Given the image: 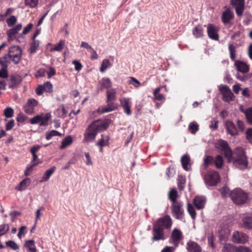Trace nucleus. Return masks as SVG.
<instances>
[{"label": "nucleus", "instance_id": "e433bc0d", "mask_svg": "<svg viewBox=\"0 0 252 252\" xmlns=\"http://www.w3.org/2000/svg\"><path fill=\"white\" fill-rule=\"evenodd\" d=\"M236 46L233 44H229L228 49L230 53V57L232 61H234L236 58Z\"/></svg>", "mask_w": 252, "mask_h": 252}, {"label": "nucleus", "instance_id": "4be33fe9", "mask_svg": "<svg viewBox=\"0 0 252 252\" xmlns=\"http://www.w3.org/2000/svg\"><path fill=\"white\" fill-rule=\"evenodd\" d=\"M233 13L229 9H227L222 14V21L224 24H228L233 18Z\"/></svg>", "mask_w": 252, "mask_h": 252}, {"label": "nucleus", "instance_id": "a211bd4d", "mask_svg": "<svg viewBox=\"0 0 252 252\" xmlns=\"http://www.w3.org/2000/svg\"><path fill=\"white\" fill-rule=\"evenodd\" d=\"M206 198L203 196H196L193 201L194 206L198 210L203 209L206 203Z\"/></svg>", "mask_w": 252, "mask_h": 252}, {"label": "nucleus", "instance_id": "052dcab7", "mask_svg": "<svg viewBox=\"0 0 252 252\" xmlns=\"http://www.w3.org/2000/svg\"><path fill=\"white\" fill-rule=\"evenodd\" d=\"M14 125V121L13 120H10L6 125V130H11L13 127Z\"/></svg>", "mask_w": 252, "mask_h": 252}, {"label": "nucleus", "instance_id": "864d4df0", "mask_svg": "<svg viewBox=\"0 0 252 252\" xmlns=\"http://www.w3.org/2000/svg\"><path fill=\"white\" fill-rule=\"evenodd\" d=\"M6 246L11 248L14 250H17L19 249V246L18 245L13 241H8L6 243Z\"/></svg>", "mask_w": 252, "mask_h": 252}, {"label": "nucleus", "instance_id": "69168bd1", "mask_svg": "<svg viewBox=\"0 0 252 252\" xmlns=\"http://www.w3.org/2000/svg\"><path fill=\"white\" fill-rule=\"evenodd\" d=\"M38 102L34 99H30L28 100L27 104L30 105L32 107H34L35 106L37 105Z\"/></svg>", "mask_w": 252, "mask_h": 252}, {"label": "nucleus", "instance_id": "f03ea898", "mask_svg": "<svg viewBox=\"0 0 252 252\" xmlns=\"http://www.w3.org/2000/svg\"><path fill=\"white\" fill-rule=\"evenodd\" d=\"M233 154L235 156L234 165L240 169L246 168L248 162L244 149L241 147H238L234 149Z\"/></svg>", "mask_w": 252, "mask_h": 252}, {"label": "nucleus", "instance_id": "603ef678", "mask_svg": "<svg viewBox=\"0 0 252 252\" xmlns=\"http://www.w3.org/2000/svg\"><path fill=\"white\" fill-rule=\"evenodd\" d=\"M38 0H25V2L26 5L30 7H34L37 6Z\"/></svg>", "mask_w": 252, "mask_h": 252}, {"label": "nucleus", "instance_id": "338daca9", "mask_svg": "<svg viewBox=\"0 0 252 252\" xmlns=\"http://www.w3.org/2000/svg\"><path fill=\"white\" fill-rule=\"evenodd\" d=\"M27 119V117L22 114H19L17 117V120L18 122H23Z\"/></svg>", "mask_w": 252, "mask_h": 252}, {"label": "nucleus", "instance_id": "49530a36", "mask_svg": "<svg viewBox=\"0 0 252 252\" xmlns=\"http://www.w3.org/2000/svg\"><path fill=\"white\" fill-rule=\"evenodd\" d=\"M185 179L182 176H179L178 179V187L180 190H182L184 188Z\"/></svg>", "mask_w": 252, "mask_h": 252}, {"label": "nucleus", "instance_id": "79ce46f5", "mask_svg": "<svg viewBox=\"0 0 252 252\" xmlns=\"http://www.w3.org/2000/svg\"><path fill=\"white\" fill-rule=\"evenodd\" d=\"M189 129L192 134H195L198 130V125L195 122H191L189 126Z\"/></svg>", "mask_w": 252, "mask_h": 252}, {"label": "nucleus", "instance_id": "72a5a7b5", "mask_svg": "<svg viewBox=\"0 0 252 252\" xmlns=\"http://www.w3.org/2000/svg\"><path fill=\"white\" fill-rule=\"evenodd\" d=\"M72 143V139L70 136L66 137L62 142V145L60 146L61 149H64L67 146L70 145Z\"/></svg>", "mask_w": 252, "mask_h": 252}, {"label": "nucleus", "instance_id": "1a4fd4ad", "mask_svg": "<svg viewBox=\"0 0 252 252\" xmlns=\"http://www.w3.org/2000/svg\"><path fill=\"white\" fill-rule=\"evenodd\" d=\"M221 252H251V251L250 249L245 247H235L231 244H226L222 248Z\"/></svg>", "mask_w": 252, "mask_h": 252}, {"label": "nucleus", "instance_id": "6e6d98bb", "mask_svg": "<svg viewBox=\"0 0 252 252\" xmlns=\"http://www.w3.org/2000/svg\"><path fill=\"white\" fill-rule=\"evenodd\" d=\"M41 118L40 115H37L30 120L31 124H35L40 123Z\"/></svg>", "mask_w": 252, "mask_h": 252}, {"label": "nucleus", "instance_id": "aec40b11", "mask_svg": "<svg viewBox=\"0 0 252 252\" xmlns=\"http://www.w3.org/2000/svg\"><path fill=\"white\" fill-rule=\"evenodd\" d=\"M234 65L236 67L238 71L242 73H247L249 70V65L242 61L238 60L236 61Z\"/></svg>", "mask_w": 252, "mask_h": 252}, {"label": "nucleus", "instance_id": "5fc2aeb1", "mask_svg": "<svg viewBox=\"0 0 252 252\" xmlns=\"http://www.w3.org/2000/svg\"><path fill=\"white\" fill-rule=\"evenodd\" d=\"M16 18L14 16H11L9 18L6 20V23L9 27H11L16 22Z\"/></svg>", "mask_w": 252, "mask_h": 252}, {"label": "nucleus", "instance_id": "a18cd8bd", "mask_svg": "<svg viewBox=\"0 0 252 252\" xmlns=\"http://www.w3.org/2000/svg\"><path fill=\"white\" fill-rule=\"evenodd\" d=\"M39 46V41L37 40H34L31 45L30 48V53L32 54L34 53Z\"/></svg>", "mask_w": 252, "mask_h": 252}, {"label": "nucleus", "instance_id": "5701e85b", "mask_svg": "<svg viewBox=\"0 0 252 252\" xmlns=\"http://www.w3.org/2000/svg\"><path fill=\"white\" fill-rule=\"evenodd\" d=\"M187 249L189 252H201L200 247L196 243L192 241L188 243Z\"/></svg>", "mask_w": 252, "mask_h": 252}, {"label": "nucleus", "instance_id": "58836bf2", "mask_svg": "<svg viewBox=\"0 0 252 252\" xmlns=\"http://www.w3.org/2000/svg\"><path fill=\"white\" fill-rule=\"evenodd\" d=\"M187 209L191 218L194 220L196 218V213L194 207L191 204L188 203Z\"/></svg>", "mask_w": 252, "mask_h": 252}, {"label": "nucleus", "instance_id": "20e7f679", "mask_svg": "<svg viewBox=\"0 0 252 252\" xmlns=\"http://www.w3.org/2000/svg\"><path fill=\"white\" fill-rule=\"evenodd\" d=\"M204 180L207 186H216L220 181V176L217 171L208 172L204 177Z\"/></svg>", "mask_w": 252, "mask_h": 252}, {"label": "nucleus", "instance_id": "ddd939ff", "mask_svg": "<svg viewBox=\"0 0 252 252\" xmlns=\"http://www.w3.org/2000/svg\"><path fill=\"white\" fill-rule=\"evenodd\" d=\"M231 4L235 7L236 14L241 16L244 9V0H231Z\"/></svg>", "mask_w": 252, "mask_h": 252}, {"label": "nucleus", "instance_id": "7ed1b4c3", "mask_svg": "<svg viewBox=\"0 0 252 252\" xmlns=\"http://www.w3.org/2000/svg\"><path fill=\"white\" fill-rule=\"evenodd\" d=\"M233 202L236 205H242L249 200L248 193L240 188L235 189L229 193Z\"/></svg>", "mask_w": 252, "mask_h": 252}, {"label": "nucleus", "instance_id": "e2e57ef3", "mask_svg": "<svg viewBox=\"0 0 252 252\" xmlns=\"http://www.w3.org/2000/svg\"><path fill=\"white\" fill-rule=\"evenodd\" d=\"M72 63L75 65V69L76 70L79 71L82 69V65L79 61H73Z\"/></svg>", "mask_w": 252, "mask_h": 252}, {"label": "nucleus", "instance_id": "9d476101", "mask_svg": "<svg viewBox=\"0 0 252 252\" xmlns=\"http://www.w3.org/2000/svg\"><path fill=\"white\" fill-rule=\"evenodd\" d=\"M248 236L244 233L235 231L232 235V241L236 243H245L248 241Z\"/></svg>", "mask_w": 252, "mask_h": 252}, {"label": "nucleus", "instance_id": "c03bdc74", "mask_svg": "<svg viewBox=\"0 0 252 252\" xmlns=\"http://www.w3.org/2000/svg\"><path fill=\"white\" fill-rule=\"evenodd\" d=\"M14 114L13 109L11 107L6 108L4 111V115L7 118H11Z\"/></svg>", "mask_w": 252, "mask_h": 252}, {"label": "nucleus", "instance_id": "9b49d317", "mask_svg": "<svg viewBox=\"0 0 252 252\" xmlns=\"http://www.w3.org/2000/svg\"><path fill=\"white\" fill-rule=\"evenodd\" d=\"M115 101L110 100V101H106L107 106L105 107H99L98 109V112L100 113H104L106 112H111L117 109L118 107V104L115 103Z\"/></svg>", "mask_w": 252, "mask_h": 252}, {"label": "nucleus", "instance_id": "7c9ffc66", "mask_svg": "<svg viewBox=\"0 0 252 252\" xmlns=\"http://www.w3.org/2000/svg\"><path fill=\"white\" fill-rule=\"evenodd\" d=\"M55 169L56 167L54 166L51 168L46 170L45 172L44 175L42 177L41 180L40 181V182H46L48 180L51 175L55 171Z\"/></svg>", "mask_w": 252, "mask_h": 252}, {"label": "nucleus", "instance_id": "6ab92c4d", "mask_svg": "<svg viewBox=\"0 0 252 252\" xmlns=\"http://www.w3.org/2000/svg\"><path fill=\"white\" fill-rule=\"evenodd\" d=\"M225 127L227 132L232 136H235L238 134V131L235 124L230 121H228L225 123Z\"/></svg>", "mask_w": 252, "mask_h": 252}, {"label": "nucleus", "instance_id": "de8ad7c7", "mask_svg": "<svg viewBox=\"0 0 252 252\" xmlns=\"http://www.w3.org/2000/svg\"><path fill=\"white\" fill-rule=\"evenodd\" d=\"M214 158L212 156H208L204 159L205 168H207L209 165L214 162Z\"/></svg>", "mask_w": 252, "mask_h": 252}, {"label": "nucleus", "instance_id": "4c0bfd02", "mask_svg": "<svg viewBox=\"0 0 252 252\" xmlns=\"http://www.w3.org/2000/svg\"><path fill=\"white\" fill-rule=\"evenodd\" d=\"M169 197L172 201L173 204L177 203V198L178 197V193L176 189H171L169 192Z\"/></svg>", "mask_w": 252, "mask_h": 252}, {"label": "nucleus", "instance_id": "37998d69", "mask_svg": "<svg viewBox=\"0 0 252 252\" xmlns=\"http://www.w3.org/2000/svg\"><path fill=\"white\" fill-rule=\"evenodd\" d=\"M244 113L248 123L252 124V108H249Z\"/></svg>", "mask_w": 252, "mask_h": 252}, {"label": "nucleus", "instance_id": "13d9d810", "mask_svg": "<svg viewBox=\"0 0 252 252\" xmlns=\"http://www.w3.org/2000/svg\"><path fill=\"white\" fill-rule=\"evenodd\" d=\"M24 110L28 114H32L34 112V108L26 104L24 106Z\"/></svg>", "mask_w": 252, "mask_h": 252}, {"label": "nucleus", "instance_id": "423d86ee", "mask_svg": "<svg viewBox=\"0 0 252 252\" xmlns=\"http://www.w3.org/2000/svg\"><path fill=\"white\" fill-rule=\"evenodd\" d=\"M219 88L222 95L223 101L229 102L234 99V95L227 86L221 85Z\"/></svg>", "mask_w": 252, "mask_h": 252}, {"label": "nucleus", "instance_id": "8fccbe9b", "mask_svg": "<svg viewBox=\"0 0 252 252\" xmlns=\"http://www.w3.org/2000/svg\"><path fill=\"white\" fill-rule=\"evenodd\" d=\"M9 227L8 224H4L0 225V236L6 233L9 231Z\"/></svg>", "mask_w": 252, "mask_h": 252}, {"label": "nucleus", "instance_id": "4d7b16f0", "mask_svg": "<svg viewBox=\"0 0 252 252\" xmlns=\"http://www.w3.org/2000/svg\"><path fill=\"white\" fill-rule=\"evenodd\" d=\"M246 138L252 143V128H248L246 131Z\"/></svg>", "mask_w": 252, "mask_h": 252}, {"label": "nucleus", "instance_id": "2f4dec72", "mask_svg": "<svg viewBox=\"0 0 252 252\" xmlns=\"http://www.w3.org/2000/svg\"><path fill=\"white\" fill-rule=\"evenodd\" d=\"M109 137L107 135H101V138L97 142L96 145L102 147L109 144Z\"/></svg>", "mask_w": 252, "mask_h": 252}, {"label": "nucleus", "instance_id": "bb28decb", "mask_svg": "<svg viewBox=\"0 0 252 252\" xmlns=\"http://www.w3.org/2000/svg\"><path fill=\"white\" fill-rule=\"evenodd\" d=\"M116 100V91L115 89H110L106 92V101Z\"/></svg>", "mask_w": 252, "mask_h": 252}, {"label": "nucleus", "instance_id": "0eeeda50", "mask_svg": "<svg viewBox=\"0 0 252 252\" xmlns=\"http://www.w3.org/2000/svg\"><path fill=\"white\" fill-rule=\"evenodd\" d=\"M154 224L161 227L163 230L164 228H170L172 224V221L169 216L166 215L159 218Z\"/></svg>", "mask_w": 252, "mask_h": 252}, {"label": "nucleus", "instance_id": "f704fd0d", "mask_svg": "<svg viewBox=\"0 0 252 252\" xmlns=\"http://www.w3.org/2000/svg\"><path fill=\"white\" fill-rule=\"evenodd\" d=\"M101 88L102 89H109L111 87L112 83L109 78H104L100 81Z\"/></svg>", "mask_w": 252, "mask_h": 252}, {"label": "nucleus", "instance_id": "473e14b6", "mask_svg": "<svg viewBox=\"0 0 252 252\" xmlns=\"http://www.w3.org/2000/svg\"><path fill=\"white\" fill-rule=\"evenodd\" d=\"M41 121L39 124L40 126H43L48 125V121L51 118V115L49 113L40 115Z\"/></svg>", "mask_w": 252, "mask_h": 252}, {"label": "nucleus", "instance_id": "0e129e2a", "mask_svg": "<svg viewBox=\"0 0 252 252\" xmlns=\"http://www.w3.org/2000/svg\"><path fill=\"white\" fill-rule=\"evenodd\" d=\"M32 27L33 25L32 23L29 24L26 27L24 28L22 33L23 34H27L32 29Z\"/></svg>", "mask_w": 252, "mask_h": 252}, {"label": "nucleus", "instance_id": "a878e982", "mask_svg": "<svg viewBox=\"0 0 252 252\" xmlns=\"http://www.w3.org/2000/svg\"><path fill=\"white\" fill-rule=\"evenodd\" d=\"M192 34L196 38H200L203 36V28L201 25H197L192 31Z\"/></svg>", "mask_w": 252, "mask_h": 252}, {"label": "nucleus", "instance_id": "ea45409f", "mask_svg": "<svg viewBox=\"0 0 252 252\" xmlns=\"http://www.w3.org/2000/svg\"><path fill=\"white\" fill-rule=\"evenodd\" d=\"M214 161L215 162L216 166L218 168H221L222 167L223 164V160L221 156L218 155L216 157L215 160H214Z\"/></svg>", "mask_w": 252, "mask_h": 252}, {"label": "nucleus", "instance_id": "412c9836", "mask_svg": "<svg viewBox=\"0 0 252 252\" xmlns=\"http://www.w3.org/2000/svg\"><path fill=\"white\" fill-rule=\"evenodd\" d=\"M182 232L176 228L174 229L171 234V238L176 246L178 245L179 241L182 239Z\"/></svg>", "mask_w": 252, "mask_h": 252}, {"label": "nucleus", "instance_id": "a19ab883", "mask_svg": "<svg viewBox=\"0 0 252 252\" xmlns=\"http://www.w3.org/2000/svg\"><path fill=\"white\" fill-rule=\"evenodd\" d=\"M62 136V134L57 130H52L50 132H47L46 134V138L47 140L50 139L53 136Z\"/></svg>", "mask_w": 252, "mask_h": 252}, {"label": "nucleus", "instance_id": "f8f14e48", "mask_svg": "<svg viewBox=\"0 0 252 252\" xmlns=\"http://www.w3.org/2000/svg\"><path fill=\"white\" fill-rule=\"evenodd\" d=\"M219 28L213 24H210L207 26V33L208 36L212 39L218 40L219 36L218 33Z\"/></svg>", "mask_w": 252, "mask_h": 252}, {"label": "nucleus", "instance_id": "c756f323", "mask_svg": "<svg viewBox=\"0 0 252 252\" xmlns=\"http://www.w3.org/2000/svg\"><path fill=\"white\" fill-rule=\"evenodd\" d=\"M25 246L28 249L29 252H36V249L34 244V242L32 240L26 241Z\"/></svg>", "mask_w": 252, "mask_h": 252}, {"label": "nucleus", "instance_id": "bf43d9fd", "mask_svg": "<svg viewBox=\"0 0 252 252\" xmlns=\"http://www.w3.org/2000/svg\"><path fill=\"white\" fill-rule=\"evenodd\" d=\"M1 68L0 69V78H6L8 77V73L5 69L1 67Z\"/></svg>", "mask_w": 252, "mask_h": 252}, {"label": "nucleus", "instance_id": "393cba45", "mask_svg": "<svg viewBox=\"0 0 252 252\" xmlns=\"http://www.w3.org/2000/svg\"><path fill=\"white\" fill-rule=\"evenodd\" d=\"M120 102L126 114L128 115H130L131 111L129 105V99L126 98H123L120 100Z\"/></svg>", "mask_w": 252, "mask_h": 252}, {"label": "nucleus", "instance_id": "2eb2a0df", "mask_svg": "<svg viewBox=\"0 0 252 252\" xmlns=\"http://www.w3.org/2000/svg\"><path fill=\"white\" fill-rule=\"evenodd\" d=\"M242 221L243 227L248 230L252 229V216L246 213L242 215Z\"/></svg>", "mask_w": 252, "mask_h": 252}, {"label": "nucleus", "instance_id": "b1692460", "mask_svg": "<svg viewBox=\"0 0 252 252\" xmlns=\"http://www.w3.org/2000/svg\"><path fill=\"white\" fill-rule=\"evenodd\" d=\"M22 25L21 24H18L16 26L12 29H10L7 32L8 36V40H11L15 37V35L18 32L21 30Z\"/></svg>", "mask_w": 252, "mask_h": 252}, {"label": "nucleus", "instance_id": "f3484780", "mask_svg": "<svg viewBox=\"0 0 252 252\" xmlns=\"http://www.w3.org/2000/svg\"><path fill=\"white\" fill-rule=\"evenodd\" d=\"M22 80L21 76L13 75L10 76L9 82V87L11 89L17 88Z\"/></svg>", "mask_w": 252, "mask_h": 252}, {"label": "nucleus", "instance_id": "774afa93", "mask_svg": "<svg viewBox=\"0 0 252 252\" xmlns=\"http://www.w3.org/2000/svg\"><path fill=\"white\" fill-rule=\"evenodd\" d=\"M174 247L166 246L161 251V252H174Z\"/></svg>", "mask_w": 252, "mask_h": 252}, {"label": "nucleus", "instance_id": "c85d7f7f", "mask_svg": "<svg viewBox=\"0 0 252 252\" xmlns=\"http://www.w3.org/2000/svg\"><path fill=\"white\" fill-rule=\"evenodd\" d=\"M30 179L29 178H26L20 182L19 186L16 187V189L20 191L23 190L30 185Z\"/></svg>", "mask_w": 252, "mask_h": 252}, {"label": "nucleus", "instance_id": "09e8293b", "mask_svg": "<svg viewBox=\"0 0 252 252\" xmlns=\"http://www.w3.org/2000/svg\"><path fill=\"white\" fill-rule=\"evenodd\" d=\"M110 65L111 64L108 60H104L101 65L100 71L102 72H104Z\"/></svg>", "mask_w": 252, "mask_h": 252}, {"label": "nucleus", "instance_id": "3c124183", "mask_svg": "<svg viewBox=\"0 0 252 252\" xmlns=\"http://www.w3.org/2000/svg\"><path fill=\"white\" fill-rule=\"evenodd\" d=\"M44 90L47 92L51 93L53 91V85L50 82H46L43 85Z\"/></svg>", "mask_w": 252, "mask_h": 252}, {"label": "nucleus", "instance_id": "39448f33", "mask_svg": "<svg viewBox=\"0 0 252 252\" xmlns=\"http://www.w3.org/2000/svg\"><path fill=\"white\" fill-rule=\"evenodd\" d=\"M218 144L224 157L227 158V162H230L232 159L233 152L229 147L227 142L226 141L220 140L219 141Z\"/></svg>", "mask_w": 252, "mask_h": 252}, {"label": "nucleus", "instance_id": "cd10ccee", "mask_svg": "<svg viewBox=\"0 0 252 252\" xmlns=\"http://www.w3.org/2000/svg\"><path fill=\"white\" fill-rule=\"evenodd\" d=\"M181 160L183 168L186 170H188L189 169V164L190 162L189 157L187 155H184L181 158Z\"/></svg>", "mask_w": 252, "mask_h": 252}, {"label": "nucleus", "instance_id": "4468645a", "mask_svg": "<svg viewBox=\"0 0 252 252\" xmlns=\"http://www.w3.org/2000/svg\"><path fill=\"white\" fill-rule=\"evenodd\" d=\"M181 203H173L172 205V212L178 219H182L183 215V210L182 209Z\"/></svg>", "mask_w": 252, "mask_h": 252}, {"label": "nucleus", "instance_id": "c9c22d12", "mask_svg": "<svg viewBox=\"0 0 252 252\" xmlns=\"http://www.w3.org/2000/svg\"><path fill=\"white\" fill-rule=\"evenodd\" d=\"M64 44L65 41L61 40L58 44H56L54 47L51 48L50 50L51 52L61 51L63 49Z\"/></svg>", "mask_w": 252, "mask_h": 252}, {"label": "nucleus", "instance_id": "680f3d73", "mask_svg": "<svg viewBox=\"0 0 252 252\" xmlns=\"http://www.w3.org/2000/svg\"><path fill=\"white\" fill-rule=\"evenodd\" d=\"M129 83L134 85L135 87H138L140 85V83L138 80L134 78V77H131L129 80Z\"/></svg>", "mask_w": 252, "mask_h": 252}, {"label": "nucleus", "instance_id": "dca6fc26", "mask_svg": "<svg viewBox=\"0 0 252 252\" xmlns=\"http://www.w3.org/2000/svg\"><path fill=\"white\" fill-rule=\"evenodd\" d=\"M153 230L154 232V236L152 238L153 241H158L164 239L163 230L161 227H159L154 224Z\"/></svg>", "mask_w": 252, "mask_h": 252}, {"label": "nucleus", "instance_id": "6e6552de", "mask_svg": "<svg viewBox=\"0 0 252 252\" xmlns=\"http://www.w3.org/2000/svg\"><path fill=\"white\" fill-rule=\"evenodd\" d=\"M21 54L22 51L18 46H14L9 48V57L15 63L19 62Z\"/></svg>", "mask_w": 252, "mask_h": 252}, {"label": "nucleus", "instance_id": "f257e3e1", "mask_svg": "<svg viewBox=\"0 0 252 252\" xmlns=\"http://www.w3.org/2000/svg\"><path fill=\"white\" fill-rule=\"evenodd\" d=\"M109 124L101 120L94 121L88 127L84 134V140L87 142L94 141L98 132L105 130Z\"/></svg>", "mask_w": 252, "mask_h": 252}]
</instances>
